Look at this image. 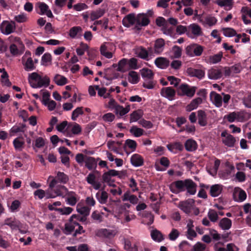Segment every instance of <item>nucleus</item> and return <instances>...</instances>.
Here are the masks:
<instances>
[{
  "label": "nucleus",
  "instance_id": "14",
  "mask_svg": "<svg viewBox=\"0 0 251 251\" xmlns=\"http://www.w3.org/2000/svg\"><path fill=\"white\" fill-rule=\"evenodd\" d=\"M186 72L189 76L196 77L200 79L204 77L205 75V72L202 70L197 69L191 67L187 68Z\"/></svg>",
  "mask_w": 251,
  "mask_h": 251
},
{
  "label": "nucleus",
  "instance_id": "45",
  "mask_svg": "<svg viewBox=\"0 0 251 251\" xmlns=\"http://www.w3.org/2000/svg\"><path fill=\"white\" fill-rule=\"evenodd\" d=\"M8 40L11 43L9 47H17L18 45L22 44L20 38L12 35L8 37Z\"/></svg>",
  "mask_w": 251,
  "mask_h": 251
},
{
  "label": "nucleus",
  "instance_id": "4",
  "mask_svg": "<svg viewBox=\"0 0 251 251\" xmlns=\"http://www.w3.org/2000/svg\"><path fill=\"white\" fill-rule=\"evenodd\" d=\"M196 89L197 87L195 86H190L186 83H182L178 87L177 94L180 96H186L192 98L194 96Z\"/></svg>",
  "mask_w": 251,
  "mask_h": 251
},
{
  "label": "nucleus",
  "instance_id": "18",
  "mask_svg": "<svg viewBox=\"0 0 251 251\" xmlns=\"http://www.w3.org/2000/svg\"><path fill=\"white\" fill-rule=\"evenodd\" d=\"M136 23L135 14L130 13L125 16L122 20V24L125 27H129Z\"/></svg>",
  "mask_w": 251,
  "mask_h": 251
},
{
  "label": "nucleus",
  "instance_id": "17",
  "mask_svg": "<svg viewBox=\"0 0 251 251\" xmlns=\"http://www.w3.org/2000/svg\"><path fill=\"white\" fill-rule=\"evenodd\" d=\"M210 99L212 103L217 107L222 106V97L215 91H212L210 94Z\"/></svg>",
  "mask_w": 251,
  "mask_h": 251
},
{
  "label": "nucleus",
  "instance_id": "38",
  "mask_svg": "<svg viewBox=\"0 0 251 251\" xmlns=\"http://www.w3.org/2000/svg\"><path fill=\"white\" fill-rule=\"evenodd\" d=\"M96 197L100 203L103 204L107 202L108 194L106 192L103 191L101 193L98 192L96 194Z\"/></svg>",
  "mask_w": 251,
  "mask_h": 251
},
{
  "label": "nucleus",
  "instance_id": "12",
  "mask_svg": "<svg viewBox=\"0 0 251 251\" xmlns=\"http://www.w3.org/2000/svg\"><path fill=\"white\" fill-rule=\"evenodd\" d=\"M160 94L162 96L172 100L175 99L176 91L172 87H163L161 90Z\"/></svg>",
  "mask_w": 251,
  "mask_h": 251
},
{
  "label": "nucleus",
  "instance_id": "37",
  "mask_svg": "<svg viewBox=\"0 0 251 251\" xmlns=\"http://www.w3.org/2000/svg\"><path fill=\"white\" fill-rule=\"evenodd\" d=\"M182 54L181 48H172L169 52V56L171 59L179 58Z\"/></svg>",
  "mask_w": 251,
  "mask_h": 251
},
{
  "label": "nucleus",
  "instance_id": "26",
  "mask_svg": "<svg viewBox=\"0 0 251 251\" xmlns=\"http://www.w3.org/2000/svg\"><path fill=\"white\" fill-rule=\"evenodd\" d=\"M233 196L235 199L236 197L238 196V199L236 201H243L247 198V194L246 192L240 188H235L234 193Z\"/></svg>",
  "mask_w": 251,
  "mask_h": 251
},
{
  "label": "nucleus",
  "instance_id": "63",
  "mask_svg": "<svg viewBox=\"0 0 251 251\" xmlns=\"http://www.w3.org/2000/svg\"><path fill=\"white\" fill-rule=\"evenodd\" d=\"M205 23L209 26L215 25L217 22L216 18L211 16H207L205 19Z\"/></svg>",
  "mask_w": 251,
  "mask_h": 251
},
{
  "label": "nucleus",
  "instance_id": "13",
  "mask_svg": "<svg viewBox=\"0 0 251 251\" xmlns=\"http://www.w3.org/2000/svg\"><path fill=\"white\" fill-rule=\"evenodd\" d=\"M60 188L67 192L66 195L68 196L67 199V203L71 206L75 205L77 201L75 193L73 191H69L68 188L65 186H61Z\"/></svg>",
  "mask_w": 251,
  "mask_h": 251
},
{
  "label": "nucleus",
  "instance_id": "9",
  "mask_svg": "<svg viewBox=\"0 0 251 251\" xmlns=\"http://www.w3.org/2000/svg\"><path fill=\"white\" fill-rule=\"evenodd\" d=\"M15 28L14 22L10 23L8 21H3L0 25V30L5 35L11 34L14 31Z\"/></svg>",
  "mask_w": 251,
  "mask_h": 251
},
{
  "label": "nucleus",
  "instance_id": "59",
  "mask_svg": "<svg viewBox=\"0 0 251 251\" xmlns=\"http://www.w3.org/2000/svg\"><path fill=\"white\" fill-rule=\"evenodd\" d=\"M62 215H68L71 214L73 211V209L70 207H64V208H59L56 209Z\"/></svg>",
  "mask_w": 251,
  "mask_h": 251
},
{
  "label": "nucleus",
  "instance_id": "33",
  "mask_svg": "<svg viewBox=\"0 0 251 251\" xmlns=\"http://www.w3.org/2000/svg\"><path fill=\"white\" fill-rule=\"evenodd\" d=\"M151 235L152 239L157 242H160L164 239L163 235L160 231L157 229L152 230Z\"/></svg>",
  "mask_w": 251,
  "mask_h": 251
},
{
  "label": "nucleus",
  "instance_id": "53",
  "mask_svg": "<svg viewBox=\"0 0 251 251\" xmlns=\"http://www.w3.org/2000/svg\"><path fill=\"white\" fill-rule=\"evenodd\" d=\"M208 216L210 220L212 222H215L218 219L217 212L213 209H210L208 213Z\"/></svg>",
  "mask_w": 251,
  "mask_h": 251
},
{
  "label": "nucleus",
  "instance_id": "36",
  "mask_svg": "<svg viewBox=\"0 0 251 251\" xmlns=\"http://www.w3.org/2000/svg\"><path fill=\"white\" fill-rule=\"evenodd\" d=\"M53 81L58 86H63L68 83L67 78L59 74H56L54 76Z\"/></svg>",
  "mask_w": 251,
  "mask_h": 251
},
{
  "label": "nucleus",
  "instance_id": "2",
  "mask_svg": "<svg viewBox=\"0 0 251 251\" xmlns=\"http://www.w3.org/2000/svg\"><path fill=\"white\" fill-rule=\"evenodd\" d=\"M29 79L38 81L37 84L31 85L33 88H41L43 86L47 87L50 83V79L48 76L45 75L44 77H42L35 72L29 75Z\"/></svg>",
  "mask_w": 251,
  "mask_h": 251
},
{
  "label": "nucleus",
  "instance_id": "28",
  "mask_svg": "<svg viewBox=\"0 0 251 251\" xmlns=\"http://www.w3.org/2000/svg\"><path fill=\"white\" fill-rule=\"evenodd\" d=\"M82 28L79 26H74L70 28L69 30V35L71 37L74 38L77 37H80L82 35Z\"/></svg>",
  "mask_w": 251,
  "mask_h": 251
},
{
  "label": "nucleus",
  "instance_id": "27",
  "mask_svg": "<svg viewBox=\"0 0 251 251\" xmlns=\"http://www.w3.org/2000/svg\"><path fill=\"white\" fill-rule=\"evenodd\" d=\"M142 77L146 80H152L154 77V73L147 68H144L140 70Z\"/></svg>",
  "mask_w": 251,
  "mask_h": 251
},
{
  "label": "nucleus",
  "instance_id": "21",
  "mask_svg": "<svg viewBox=\"0 0 251 251\" xmlns=\"http://www.w3.org/2000/svg\"><path fill=\"white\" fill-rule=\"evenodd\" d=\"M154 64L158 68L165 69L169 66L170 61L166 58L159 57L155 59Z\"/></svg>",
  "mask_w": 251,
  "mask_h": 251
},
{
  "label": "nucleus",
  "instance_id": "32",
  "mask_svg": "<svg viewBox=\"0 0 251 251\" xmlns=\"http://www.w3.org/2000/svg\"><path fill=\"white\" fill-rule=\"evenodd\" d=\"M140 80L139 75L136 72L131 71L128 73V80L132 84H137Z\"/></svg>",
  "mask_w": 251,
  "mask_h": 251
},
{
  "label": "nucleus",
  "instance_id": "62",
  "mask_svg": "<svg viewBox=\"0 0 251 251\" xmlns=\"http://www.w3.org/2000/svg\"><path fill=\"white\" fill-rule=\"evenodd\" d=\"M156 24L157 26L164 27L168 24L164 18L162 17H158L156 19Z\"/></svg>",
  "mask_w": 251,
  "mask_h": 251
},
{
  "label": "nucleus",
  "instance_id": "46",
  "mask_svg": "<svg viewBox=\"0 0 251 251\" xmlns=\"http://www.w3.org/2000/svg\"><path fill=\"white\" fill-rule=\"evenodd\" d=\"M223 34L228 37L235 36L236 34V31L232 28L230 27H225L222 28Z\"/></svg>",
  "mask_w": 251,
  "mask_h": 251
},
{
  "label": "nucleus",
  "instance_id": "5",
  "mask_svg": "<svg viewBox=\"0 0 251 251\" xmlns=\"http://www.w3.org/2000/svg\"><path fill=\"white\" fill-rule=\"evenodd\" d=\"M203 32L201 27L197 24H192L188 26L187 36L192 38H197L202 35Z\"/></svg>",
  "mask_w": 251,
  "mask_h": 251
},
{
  "label": "nucleus",
  "instance_id": "35",
  "mask_svg": "<svg viewBox=\"0 0 251 251\" xmlns=\"http://www.w3.org/2000/svg\"><path fill=\"white\" fill-rule=\"evenodd\" d=\"M232 225L231 220L227 218L222 219L219 222V226L224 230L229 229Z\"/></svg>",
  "mask_w": 251,
  "mask_h": 251
},
{
  "label": "nucleus",
  "instance_id": "54",
  "mask_svg": "<svg viewBox=\"0 0 251 251\" xmlns=\"http://www.w3.org/2000/svg\"><path fill=\"white\" fill-rule=\"evenodd\" d=\"M127 64L130 69L136 70L138 68L137 65V59L135 58H131L130 59H128Z\"/></svg>",
  "mask_w": 251,
  "mask_h": 251
},
{
  "label": "nucleus",
  "instance_id": "19",
  "mask_svg": "<svg viewBox=\"0 0 251 251\" xmlns=\"http://www.w3.org/2000/svg\"><path fill=\"white\" fill-rule=\"evenodd\" d=\"M150 22L147 14L144 13L139 14L136 18V27L138 25L145 26L148 25Z\"/></svg>",
  "mask_w": 251,
  "mask_h": 251
},
{
  "label": "nucleus",
  "instance_id": "1",
  "mask_svg": "<svg viewBox=\"0 0 251 251\" xmlns=\"http://www.w3.org/2000/svg\"><path fill=\"white\" fill-rule=\"evenodd\" d=\"M196 187L197 184L190 179L175 181L170 186L171 191L176 194L187 190L190 195H194L196 192Z\"/></svg>",
  "mask_w": 251,
  "mask_h": 251
},
{
  "label": "nucleus",
  "instance_id": "64",
  "mask_svg": "<svg viewBox=\"0 0 251 251\" xmlns=\"http://www.w3.org/2000/svg\"><path fill=\"white\" fill-rule=\"evenodd\" d=\"M179 233L178 231L175 228H173L169 234V238L170 240L175 241L179 236Z\"/></svg>",
  "mask_w": 251,
  "mask_h": 251
},
{
  "label": "nucleus",
  "instance_id": "42",
  "mask_svg": "<svg viewBox=\"0 0 251 251\" xmlns=\"http://www.w3.org/2000/svg\"><path fill=\"white\" fill-rule=\"evenodd\" d=\"M26 126L25 124H22L21 126H13L10 130V134L11 136L14 135L15 134L18 132H24Z\"/></svg>",
  "mask_w": 251,
  "mask_h": 251
},
{
  "label": "nucleus",
  "instance_id": "58",
  "mask_svg": "<svg viewBox=\"0 0 251 251\" xmlns=\"http://www.w3.org/2000/svg\"><path fill=\"white\" fill-rule=\"evenodd\" d=\"M125 249L129 251H137L138 248L135 245L132 247V244L129 240H126L125 242Z\"/></svg>",
  "mask_w": 251,
  "mask_h": 251
},
{
  "label": "nucleus",
  "instance_id": "50",
  "mask_svg": "<svg viewBox=\"0 0 251 251\" xmlns=\"http://www.w3.org/2000/svg\"><path fill=\"white\" fill-rule=\"evenodd\" d=\"M137 144L135 141L131 139H127L126 140L124 145V148L127 147L131 149L132 151H134L137 147Z\"/></svg>",
  "mask_w": 251,
  "mask_h": 251
},
{
  "label": "nucleus",
  "instance_id": "61",
  "mask_svg": "<svg viewBox=\"0 0 251 251\" xmlns=\"http://www.w3.org/2000/svg\"><path fill=\"white\" fill-rule=\"evenodd\" d=\"M243 103L246 107L251 108V92L243 98Z\"/></svg>",
  "mask_w": 251,
  "mask_h": 251
},
{
  "label": "nucleus",
  "instance_id": "39",
  "mask_svg": "<svg viewBox=\"0 0 251 251\" xmlns=\"http://www.w3.org/2000/svg\"><path fill=\"white\" fill-rule=\"evenodd\" d=\"M105 13L104 10L99 9L96 11H92L90 15V19L92 21H95L101 17Z\"/></svg>",
  "mask_w": 251,
  "mask_h": 251
},
{
  "label": "nucleus",
  "instance_id": "8",
  "mask_svg": "<svg viewBox=\"0 0 251 251\" xmlns=\"http://www.w3.org/2000/svg\"><path fill=\"white\" fill-rule=\"evenodd\" d=\"M222 142L225 145L228 147H233L234 146L236 140L235 138L231 134L227 133L226 130H225L221 133Z\"/></svg>",
  "mask_w": 251,
  "mask_h": 251
},
{
  "label": "nucleus",
  "instance_id": "47",
  "mask_svg": "<svg viewBox=\"0 0 251 251\" xmlns=\"http://www.w3.org/2000/svg\"><path fill=\"white\" fill-rule=\"evenodd\" d=\"M83 114V107H78L73 111L71 118L73 121H75L79 115H82Z\"/></svg>",
  "mask_w": 251,
  "mask_h": 251
},
{
  "label": "nucleus",
  "instance_id": "44",
  "mask_svg": "<svg viewBox=\"0 0 251 251\" xmlns=\"http://www.w3.org/2000/svg\"><path fill=\"white\" fill-rule=\"evenodd\" d=\"M24 69L26 71H31L35 69L33 61L31 57L28 58L24 64Z\"/></svg>",
  "mask_w": 251,
  "mask_h": 251
},
{
  "label": "nucleus",
  "instance_id": "23",
  "mask_svg": "<svg viewBox=\"0 0 251 251\" xmlns=\"http://www.w3.org/2000/svg\"><path fill=\"white\" fill-rule=\"evenodd\" d=\"M208 76L211 79H218L222 77V72L217 68H211L208 71Z\"/></svg>",
  "mask_w": 251,
  "mask_h": 251
},
{
  "label": "nucleus",
  "instance_id": "24",
  "mask_svg": "<svg viewBox=\"0 0 251 251\" xmlns=\"http://www.w3.org/2000/svg\"><path fill=\"white\" fill-rule=\"evenodd\" d=\"M223 189V186L220 184H216L210 187L209 194L212 197L219 196Z\"/></svg>",
  "mask_w": 251,
  "mask_h": 251
},
{
  "label": "nucleus",
  "instance_id": "15",
  "mask_svg": "<svg viewBox=\"0 0 251 251\" xmlns=\"http://www.w3.org/2000/svg\"><path fill=\"white\" fill-rule=\"evenodd\" d=\"M3 225L9 226L11 230H17L20 227L21 222L15 218L10 217L5 219Z\"/></svg>",
  "mask_w": 251,
  "mask_h": 251
},
{
  "label": "nucleus",
  "instance_id": "6",
  "mask_svg": "<svg viewBox=\"0 0 251 251\" xmlns=\"http://www.w3.org/2000/svg\"><path fill=\"white\" fill-rule=\"evenodd\" d=\"M195 204V200L188 199L185 201H180L177 206L186 214H189Z\"/></svg>",
  "mask_w": 251,
  "mask_h": 251
},
{
  "label": "nucleus",
  "instance_id": "49",
  "mask_svg": "<svg viewBox=\"0 0 251 251\" xmlns=\"http://www.w3.org/2000/svg\"><path fill=\"white\" fill-rule=\"evenodd\" d=\"M193 251H208V250L205 244L198 242L193 246Z\"/></svg>",
  "mask_w": 251,
  "mask_h": 251
},
{
  "label": "nucleus",
  "instance_id": "51",
  "mask_svg": "<svg viewBox=\"0 0 251 251\" xmlns=\"http://www.w3.org/2000/svg\"><path fill=\"white\" fill-rule=\"evenodd\" d=\"M161 30L164 34L170 36H172L175 33V28L173 26H170L168 23L165 27H162Z\"/></svg>",
  "mask_w": 251,
  "mask_h": 251
},
{
  "label": "nucleus",
  "instance_id": "40",
  "mask_svg": "<svg viewBox=\"0 0 251 251\" xmlns=\"http://www.w3.org/2000/svg\"><path fill=\"white\" fill-rule=\"evenodd\" d=\"M45 145V140L41 137L36 138L34 142L32 143L33 149L35 150L36 148H41Z\"/></svg>",
  "mask_w": 251,
  "mask_h": 251
},
{
  "label": "nucleus",
  "instance_id": "7",
  "mask_svg": "<svg viewBox=\"0 0 251 251\" xmlns=\"http://www.w3.org/2000/svg\"><path fill=\"white\" fill-rule=\"evenodd\" d=\"M149 50L146 48H135L134 49V53L136 56L141 59L148 61L150 59V56L151 55V49L152 48H149Z\"/></svg>",
  "mask_w": 251,
  "mask_h": 251
},
{
  "label": "nucleus",
  "instance_id": "43",
  "mask_svg": "<svg viewBox=\"0 0 251 251\" xmlns=\"http://www.w3.org/2000/svg\"><path fill=\"white\" fill-rule=\"evenodd\" d=\"M20 138H16L13 141V146L16 151H21L24 148L25 142L20 140Z\"/></svg>",
  "mask_w": 251,
  "mask_h": 251
},
{
  "label": "nucleus",
  "instance_id": "41",
  "mask_svg": "<svg viewBox=\"0 0 251 251\" xmlns=\"http://www.w3.org/2000/svg\"><path fill=\"white\" fill-rule=\"evenodd\" d=\"M129 132L135 137H139L143 135L144 130L135 126H133L129 129Z\"/></svg>",
  "mask_w": 251,
  "mask_h": 251
},
{
  "label": "nucleus",
  "instance_id": "30",
  "mask_svg": "<svg viewBox=\"0 0 251 251\" xmlns=\"http://www.w3.org/2000/svg\"><path fill=\"white\" fill-rule=\"evenodd\" d=\"M202 99L200 97L193 100L191 101V103L187 106V110L191 111L193 110L196 109L198 107V105L200 104H201L202 102Z\"/></svg>",
  "mask_w": 251,
  "mask_h": 251
},
{
  "label": "nucleus",
  "instance_id": "34",
  "mask_svg": "<svg viewBox=\"0 0 251 251\" xmlns=\"http://www.w3.org/2000/svg\"><path fill=\"white\" fill-rule=\"evenodd\" d=\"M185 149L189 151H193L197 149V144L193 139H188L185 143Z\"/></svg>",
  "mask_w": 251,
  "mask_h": 251
},
{
  "label": "nucleus",
  "instance_id": "20",
  "mask_svg": "<svg viewBox=\"0 0 251 251\" xmlns=\"http://www.w3.org/2000/svg\"><path fill=\"white\" fill-rule=\"evenodd\" d=\"M117 232L115 230H111L106 228H102L98 230L97 235L100 237L106 238H112L115 236Z\"/></svg>",
  "mask_w": 251,
  "mask_h": 251
},
{
  "label": "nucleus",
  "instance_id": "48",
  "mask_svg": "<svg viewBox=\"0 0 251 251\" xmlns=\"http://www.w3.org/2000/svg\"><path fill=\"white\" fill-rule=\"evenodd\" d=\"M90 208L87 206H81L79 207L77 205L76 208V211L77 212L82 216H85L86 218L90 214Z\"/></svg>",
  "mask_w": 251,
  "mask_h": 251
},
{
  "label": "nucleus",
  "instance_id": "56",
  "mask_svg": "<svg viewBox=\"0 0 251 251\" xmlns=\"http://www.w3.org/2000/svg\"><path fill=\"white\" fill-rule=\"evenodd\" d=\"M75 230V226L70 223H66L65 225L64 232L67 235L71 234Z\"/></svg>",
  "mask_w": 251,
  "mask_h": 251
},
{
  "label": "nucleus",
  "instance_id": "16",
  "mask_svg": "<svg viewBox=\"0 0 251 251\" xmlns=\"http://www.w3.org/2000/svg\"><path fill=\"white\" fill-rule=\"evenodd\" d=\"M100 158L95 159L93 157L86 156L85 160V167L89 170H96L97 162Z\"/></svg>",
  "mask_w": 251,
  "mask_h": 251
},
{
  "label": "nucleus",
  "instance_id": "10",
  "mask_svg": "<svg viewBox=\"0 0 251 251\" xmlns=\"http://www.w3.org/2000/svg\"><path fill=\"white\" fill-rule=\"evenodd\" d=\"M36 7L39 8L40 12H37L40 15L46 14L49 18L53 17V15L50 10L49 9V6L43 2H39L36 4Z\"/></svg>",
  "mask_w": 251,
  "mask_h": 251
},
{
  "label": "nucleus",
  "instance_id": "52",
  "mask_svg": "<svg viewBox=\"0 0 251 251\" xmlns=\"http://www.w3.org/2000/svg\"><path fill=\"white\" fill-rule=\"evenodd\" d=\"M128 59L126 58H123L118 62V67L117 71L121 72H124L126 71V66L127 64Z\"/></svg>",
  "mask_w": 251,
  "mask_h": 251
},
{
  "label": "nucleus",
  "instance_id": "29",
  "mask_svg": "<svg viewBox=\"0 0 251 251\" xmlns=\"http://www.w3.org/2000/svg\"><path fill=\"white\" fill-rule=\"evenodd\" d=\"M167 147L168 150L171 152H175L176 151H181L183 149V145L181 143L178 142L168 144L167 145Z\"/></svg>",
  "mask_w": 251,
  "mask_h": 251
},
{
  "label": "nucleus",
  "instance_id": "3",
  "mask_svg": "<svg viewBox=\"0 0 251 251\" xmlns=\"http://www.w3.org/2000/svg\"><path fill=\"white\" fill-rule=\"evenodd\" d=\"M51 179V180L49 184V187L51 189L53 188L58 183L66 184L69 180V176L66 174L59 171L56 173L55 177L50 176L48 179Z\"/></svg>",
  "mask_w": 251,
  "mask_h": 251
},
{
  "label": "nucleus",
  "instance_id": "57",
  "mask_svg": "<svg viewBox=\"0 0 251 251\" xmlns=\"http://www.w3.org/2000/svg\"><path fill=\"white\" fill-rule=\"evenodd\" d=\"M81 131L82 128L81 126L79 124L74 123L71 129L72 133L75 135H78L81 132Z\"/></svg>",
  "mask_w": 251,
  "mask_h": 251
},
{
  "label": "nucleus",
  "instance_id": "60",
  "mask_svg": "<svg viewBox=\"0 0 251 251\" xmlns=\"http://www.w3.org/2000/svg\"><path fill=\"white\" fill-rule=\"evenodd\" d=\"M138 123L143 127L147 128H151L153 126V124L151 121H147L144 119L140 120Z\"/></svg>",
  "mask_w": 251,
  "mask_h": 251
},
{
  "label": "nucleus",
  "instance_id": "55",
  "mask_svg": "<svg viewBox=\"0 0 251 251\" xmlns=\"http://www.w3.org/2000/svg\"><path fill=\"white\" fill-rule=\"evenodd\" d=\"M10 52L12 56H18L24 52L25 48H9Z\"/></svg>",
  "mask_w": 251,
  "mask_h": 251
},
{
  "label": "nucleus",
  "instance_id": "31",
  "mask_svg": "<svg viewBox=\"0 0 251 251\" xmlns=\"http://www.w3.org/2000/svg\"><path fill=\"white\" fill-rule=\"evenodd\" d=\"M143 115V112L141 109L134 111L130 115V123H131L138 121L142 117Z\"/></svg>",
  "mask_w": 251,
  "mask_h": 251
},
{
  "label": "nucleus",
  "instance_id": "25",
  "mask_svg": "<svg viewBox=\"0 0 251 251\" xmlns=\"http://www.w3.org/2000/svg\"><path fill=\"white\" fill-rule=\"evenodd\" d=\"M198 123L201 126H206L207 124V115L206 113L202 110L198 111Z\"/></svg>",
  "mask_w": 251,
  "mask_h": 251
},
{
  "label": "nucleus",
  "instance_id": "22",
  "mask_svg": "<svg viewBox=\"0 0 251 251\" xmlns=\"http://www.w3.org/2000/svg\"><path fill=\"white\" fill-rule=\"evenodd\" d=\"M130 162L134 167H140L143 165L144 160L141 155L135 153L131 156Z\"/></svg>",
  "mask_w": 251,
  "mask_h": 251
},
{
  "label": "nucleus",
  "instance_id": "11",
  "mask_svg": "<svg viewBox=\"0 0 251 251\" xmlns=\"http://www.w3.org/2000/svg\"><path fill=\"white\" fill-rule=\"evenodd\" d=\"M224 118L230 123L234 122L235 120L242 122L244 120V114L242 112H233L225 115Z\"/></svg>",
  "mask_w": 251,
  "mask_h": 251
}]
</instances>
